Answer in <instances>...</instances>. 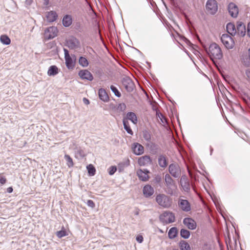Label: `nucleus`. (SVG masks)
Wrapping results in <instances>:
<instances>
[{
    "instance_id": "nucleus-43",
    "label": "nucleus",
    "mask_w": 250,
    "mask_h": 250,
    "mask_svg": "<svg viewBox=\"0 0 250 250\" xmlns=\"http://www.w3.org/2000/svg\"><path fill=\"white\" fill-rule=\"evenodd\" d=\"M136 240L138 242L141 243L144 241V238L142 235H138L136 237Z\"/></svg>"
},
{
    "instance_id": "nucleus-47",
    "label": "nucleus",
    "mask_w": 250,
    "mask_h": 250,
    "mask_svg": "<svg viewBox=\"0 0 250 250\" xmlns=\"http://www.w3.org/2000/svg\"><path fill=\"white\" fill-rule=\"evenodd\" d=\"M246 75L247 79L250 81V69H248L246 71Z\"/></svg>"
},
{
    "instance_id": "nucleus-36",
    "label": "nucleus",
    "mask_w": 250,
    "mask_h": 250,
    "mask_svg": "<svg viewBox=\"0 0 250 250\" xmlns=\"http://www.w3.org/2000/svg\"><path fill=\"white\" fill-rule=\"evenodd\" d=\"M65 159L66 160V161L67 162V165L69 167H72L73 166V160L69 156L65 155Z\"/></svg>"
},
{
    "instance_id": "nucleus-39",
    "label": "nucleus",
    "mask_w": 250,
    "mask_h": 250,
    "mask_svg": "<svg viewBox=\"0 0 250 250\" xmlns=\"http://www.w3.org/2000/svg\"><path fill=\"white\" fill-rule=\"evenodd\" d=\"M101 100L104 102H107L109 100V95H98Z\"/></svg>"
},
{
    "instance_id": "nucleus-21",
    "label": "nucleus",
    "mask_w": 250,
    "mask_h": 250,
    "mask_svg": "<svg viewBox=\"0 0 250 250\" xmlns=\"http://www.w3.org/2000/svg\"><path fill=\"white\" fill-rule=\"evenodd\" d=\"M58 17V15L56 12L51 11L48 12L46 14L47 21L49 22L55 21Z\"/></svg>"
},
{
    "instance_id": "nucleus-4",
    "label": "nucleus",
    "mask_w": 250,
    "mask_h": 250,
    "mask_svg": "<svg viewBox=\"0 0 250 250\" xmlns=\"http://www.w3.org/2000/svg\"><path fill=\"white\" fill-rule=\"evenodd\" d=\"M58 33L57 28L55 26H51L47 28L44 30L43 40L44 42L52 39L56 37Z\"/></svg>"
},
{
    "instance_id": "nucleus-1",
    "label": "nucleus",
    "mask_w": 250,
    "mask_h": 250,
    "mask_svg": "<svg viewBox=\"0 0 250 250\" xmlns=\"http://www.w3.org/2000/svg\"><path fill=\"white\" fill-rule=\"evenodd\" d=\"M211 60H220L223 57V53L219 46L216 43H211L207 51Z\"/></svg>"
},
{
    "instance_id": "nucleus-48",
    "label": "nucleus",
    "mask_w": 250,
    "mask_h": 250,
    "mask_svg": "<svg viewBox=\"0 0 250 250\" xmlns=\"http://www.w3.org/2000/svg\"><path fill=\"white\" fill-rule=\"evenodd\" d=\"M98 94H107V93L104 89L100 88L99 90Z\"/></svg>"
},
{
    "instance_id": "nucleus-7",
    "label": "nucleus",
    "mask_w": 250,
    "mask_h": 250,
    "mask_svg": "<svg viewBox=\"0 0 250 250\" xmlns=\"http://www.w3.org/2000/svg\"><path fill=\"white\" fill-rule=\"evenodd\" d=\"M168 171L169 173L175 178L179 177L181 175V168L177 164H171L168 167Z\"/></svg>"
},
{
    "instance_id": "nucleus-40",
    "label": "nucleus",
    "mask_w": 250,
    "mask_h": 250,
    "mask_svg": "<svg viewBox=\"0 0 250 250\" xmlns=\"http://www.w3.org/2000/svg\"><path fill=\"white\" fill-rule=\"evenodd\" d=\"M108 172L110 175H113L117 170V168L115 166H111L108 169Z\"/></svg>"
},
{
    "instance_id": "nucleus-5",
    "label": "nucleus",
    "mask_w": 250,
    "mask_h": 250,
    "mask_svg": "<svg viewBox=\"0 0 250 250\" xmlns=\"http://www.w3.org/2000/svg\"><path fill=\"white\" fill-rule=\"evenodd\" d=\"M221 40L227 49H232L234 47V42L229 35L227 34H223L221 37Z\"/></svg>"
},
{
    "instance_id": "nucleus-49",
    "label": "nucleus",
    "mask_w": 250,
    "mask_h": 250,
    "mask_svg": "<svg viewBox=\"0 0 250 250\" xmlns=\"http://www.w3.org/2000/svg\"><path fill=\"white\" fill-rule=\"evenodd\" d=\"M247 34L250 37V22L248 23L247 26Z\"/></svg>"
},
{
    "instance_id": "nucleus-46",
    "label": "nucleus",
    "mask_w": 250,
    "mask_h": 250,
    "mask_svg": "<svg viewBox=\"0 0 250 250\" xmlns=\"http://www.w3.org/2000/svg\"><path fill=\"white\" fill-rule=\"evenodd\" d=\"M244 96H242V98L243 99V100L246 103H248L249 102H248V100H249V98L248 97V95H246V94H245V95H243Z\"/></svg>"
},
{
    "instance_id": "nucleus-20",
    "label": "nucleus",
    "mask_w": 250,
    "mask_h": 250,
    "mask_svg": "<svg viewBox=\"0 0 250 250\" xmlns=\"http://www.w3.org/2000/svg\"><path fill=\"white\" fill-rule=\"evenodd\" d=\"M226 28L228 33L231 36H234L236 35L237 33V29L233 23L231 22L228 23L227 24Z\"/></svg>"
},
{
    "instance_id": "nucleus-50",
    "label": "nucleus",
    "mask_w": 250,
    "mask_h": 250,
    "mask_svg": "<svg viewBox=\"0 0 250 250\" xmlns=\"http://www.w3.org/2000/svg\"><path fill=\"white\" fill-rule=\"evenodd\" d=\"M13 189L12 187H9L7 189V192L9 193H12L13 192Z\"/></svg>"
},
{
    "instance_id": "nucleus-10",
    "label": "nucleus",
    "mask_w": 250,
    "mask_h": 250,
    "mask_svg": "<svg viewBox=\"0 0 250 250\" xmlns=\"http://www.w3.org/2000/svg\"><path fill=\"white\" fill-rule=\"evenodd\" d=\"M149 171L147 169H139L137 171V175L139 179L142 181H147L149 179Z\"/></svg>"
},
{
    "instance_id": "nucleus-3",
    "label": "nucleus",
    "mask_w": 250,
    "mask_h": 250,
    "mask_svg": "<svg viewBox=\"0 0 250 250\" xmlns=\"http://www.w3.org/2000/svg\"><path fill=\"white\" fill-rule=\"evenodd\" d=\"M160 220L164 224H167L174 222L175 220L174 214L169 211H166L160 215Z\"/></svg>"
},
{
    "instance_id": "nucleus-14",
    "label": "nucleus",
    "mask_w": 250,
    "mask_h": 250,
    "mask_svg": "<svg viewBox=\"0 0 250 250\" xmlns=\"http://www.w3.org/2000/svg\"><path fill=\"white\" fill-rule=\"evenodd\" d=\"M79 75L83 80L92 81L93 79L92 74L87 70H82L79 71Z\"/></svg>"
},
{
    "instance_id": "nucleus-58",
    "label": "nucleus",
    "mask_w": 250,
    "mask_h": 250,
    "mask_svg": "<svg viewBox=\"0 0 250 250\" xmlns=\"http://www.w3.org/2000/svg\"><path fill=\"white\" fill-rule=\"evenodd\" d=\"M117 96H118V97H120L121 95H119V94H118V95H116Z\"/></svg>"
},
{
    "instance_id": "nucleus-54",
    "label": "nucleus",
    "mask_w": 250,
    "mask_h": 250,
    "mask_svg": "<svg viewBox=\"0 0 250 250\" xmlns=\"http://www.w3.org/2000/svg\"><path fill=\"white\" fill-rule=\"evenodd\" d=\"M223 98L224 99H226L227 100L229 101L226 95H222Z\"/></svg>"
},
{
    "instance_id": "nucleus-29",
    "label": "nucleus",
    "mask_w": 250,
    "mask_h": 250,
    "mask_svg": "<svg viewBox=\"0 0 250 250\" xmlns=\"http://www.w3.org/2000/svg\"><path fill=\"white\" fill-rule=\"evenodd\" d=\"M123 124H124V128L125 129V130L127 131V132L130 135H133V132L132 129H131V128L130 127V126L129 125V123L127 119H124L123 120Z\"/></svg>"
},
{
    "instance_id": "nucleus-26",
    "label": "nucleus",
    "mask_w": 250,
    "mask_h": 250,
    "mask_svg": "<svg viewBox=\"0 0 250 250\" xmlns=\"http://www.w3.org/2000/svg\"><path fill=\"white\" fill-rule=\"evenodd\" d=\"M158 164L162 167H166L167 165L166 157L164 155H160L158 158Z\"/></svg>"
},
{
    "instance_id": "nucleus-38",
    "label": "nucleus",
    "mask_w": 250,
    "mask_h": 250,
    "mask_svg": "<svg viewBox=\"0 0 250 250\" xmlns=\"http://www.w3.org/2000/svg\"><path fill=\"white\" fill-rule=\"evenodd\" d=\"M125 109L126 105L124 103L120 104L117 107V110L121 112L124 111Z\"/></svg>"
},
{
    "instance_id": "nucleus-42",
    "label": "nucleus",
    "mask_w": 250,
    "mask_h": 250,
    "mask_svg": "<svg viewBox=\"0 0 250 250\" xmlns=\"http://www.w3.org/2000/svg\"><path fill=\"white\" fill-rule=\"evenodd\" d=\"M87 205L93 208L95 207V203L91 200H88L87 202Z\"/></svg>"
},
{
    "instance_id": "nucleus-16",
    "label": "nucleus",
    "mask_w": 250,
    "mask_h": 250,
    "mask_svg": "<svg viewBox=\"0 0 250 250\" xmlns=\"http://www.w3.org/2000/svg\"><path fill=\"white\" fill-rule=\"evenodd\" d=\"M132 148L134 153L137 155H141L144 152V146L137 143H134Z\"/></svg>"
},
{
    "instance_id": "nucleus-24",
    "label": "nucleus",
    "mask_w": 250,
    "mask_h": 250,
    "mask_svg": "<svg viewBox=\"0 0 250 250\" xmlns=\"http://www.w3.org/2000/svg\"><path fill=\"white\" fill-rule=\"evenodd\" d=\"M78 40L74 37H71L66 41V45L69 48H74L77 46Z\"/></svg>"
},
{
    "instance_id": "nucleus-52",
    "label": "nucleus",
    "mask_w": 250,
    "mask_h": 250,
    "mask_svg": "<svg viewBox=\"0 0 250 250\" xmlns=\"http://www.w3.org/2000/svg\"><path fill=\"white\" fill-rule=\"evenodd\" d=\"M44 1V5L47 6L49 4V0H43Z\"/></svg>"
},
{
    "instance_id": "nucleus-9",
    "label": "nucleus",
    "mask_w": 250,
    "mask_h": 250,
    "mask_svg": "<svg viewBox=\"0 0 250 250\" xmlns=\"http://www.w3.org/2000/svg\"><path fill=\"white\" fill-rule=\"evenodd\" d=\"M63 51L64 52V58L66 67L69 69H73L74 67L75 62H73L67 49L63 48Z\"/></svg>"
},
{
    "instance_id": "nucleus-33",
    "label": "nucleus",
    "mask_w": 250,
    "mask_h": 250,
    "mask_svg": "<svg viewBox=\"0 0 250 250\" xmlns=\"http://www.w3.org/2000/svg\"><path fill=\"white\" fill-rule=\"evenodd\" d=\"M79 63L83 67H86L88 65L87 59L83 57H81L79 59Z\"/></svg>"
},
{
    "instance_id": "nucleus-12",
    "label": "nucleus",
    "mask_w": 250,
    "mask_h": 250,
    "mask_svg": "<svg viewBox=\"0 0 250 250\" xmlns=\"http://www.w3.org/2000/svg\"><path fill=\"white\" fill-rule=\"evenodd\" d=\"M180 184L183 189L187 192L190 190V184L189 181L186 175H183L180 179Z\"/></svg>"
},
{
    "instance_id": "nucleus-53",
    "label": "nucleus",
    "mask_w": 250,
    "mask_h": 250,
    "mask_svg": "<svg viewBox=\"0 0 250 250\" xmlns=\"http://www.w3.org/2000/svg\"><path fill=\"white\" fill-rule=\"evenodd\" d=\"M32 2V0H26V2L30 4Z\"/></svg>"
},
{
    "instance_id": "nucleus-13",
    "label": "nucleus",
    "mask_w": 250,
    "mask_h": 250,
    "mask_svg": "<svg viewBox=\"0 0 250 250\" xmlns=\"http://www.w3.org/2000/svg\"><path fill=\"white\" fill-rule=\"evenodd\" d=\"M228 11L233 18H236L238 14V8L234 3H230L228 5Z\"/></svg>"
},
{
    "instance_id": "nucleus-41",
    "label": "nucleus",
    "mask_w": 250,
    "mask_h": 250,
    "mask_svg": "<svg viewBox=\"0 0 250 250\" xmlns=\"http://www.w3.org/2000/svg\"><path fill=\"white\" fill-rule=\"evenodd\" d=\"M110 89L114 94H121L117 87L114 85H111Z\"/></svg>"
},
{
    "instance_id": "nucleus-25",
    "label": "nucleus",
    "mask_w": 250,
    "mask_h": 250,
    "mask_svg": "<svg viewBox=\"0 0 250 250\" xmlns=\"http://www.w3.org/2000/svg\"><path fill=\"white\" fill-rule=\"evenodd\" d=\"M127 120H130L133 124H137V117L136 114L132 112H129L127 113Z\"/></svg>"
},
{
    "instance_id": "nucleus-37",
    "label": "nucleus",
    "mask_w": 250,
    "mask_h": 250,
    "mask_svg": "<svg viewBox=\"0 0 250 250\" xmlns=\"http://www.w3.org/2000/svg\"><path fill=\"white\" fill-rule=\"evenodd\" d=\"M143 137L145 140L147 141H150L151 140V135L147 131H145L143 132Z\"/></svg>"
},
{
    "instance_id": "nucleus-30",
    "label": "nucleus",
    "mask_w": 250,
    "mask_h": 250,
    "mask_svg": "<svg viewBox=\"0 0 250 250\" xmlns=\"http://www.w3.org/2000/svg\"><path fill=\"white\" fill-rule=\"evenodd\" d=\"M0 41L5 45H9L11 42L10 38L6 35H2L0 37Z\"/></svg>"
},
{
    "instance_id": "nucleus-55",
    "label": "nucleus",
    "mask_w": 250,
    "mask_h": 250,
    "mask_svg": "<svg viewBox=\"0 0 250 250\" xmlns=\"http://www.w3.org/2000/svg\"><path fill=\"white\" fill-rule=\"evenodd\" d=\"M158 230H159V232H160L161 233H164V232L162 229H158Z\"/></svg>"
},
{
    "instance_id": "nucleus-27",
    "label": "nucleus",
    "mask_w": 250,
    "mask_h": 250,
    "mask_svg": "<svg viewBox=\"0 0 250 250\" xmlns=\"http://www.w3.org/2000/svg\"><path fill=\"white\" fill-rule=\"evenodd\" d=\"M58 73V68L55 65L51 66L47 72V74L49 76H55Z\"/></svg>"
},
{
    "instance_id": "nucleus-45",
    "label": "nucleus",
    "mask_w": 250,
    "mask_h": 250,
    "mask_svg": "<svg viewBox=\"0 0 250 250\" xmlns=\"http://www.w3.org/2000/svg\"><path fill=\"white\" fill-rule=\"evenodd\" d=\"M6 182V179L5 177H1L0 178V183L1 184V185H3Z\"/></svg>"
},
{
    "instance_id": "nucleus-22",
    "label": "nucleus",
    "mask_w": 250,
    "mask_h": 250,
    "mask_svg": "<svg viewBox=\"0 0 250 250\" xmlns=\"http://www.w3.org/2000/svg\"><path fill=\"white\" fill-rule=\"evenodd\" d=\"M73 23L72 16L71 15H65L63 16V26L69 27Z\"/></svg>"
},
{
    "instance_id": "nucleus-51",
    "label": "nucleus",
    "mask_w": 250,
    "mask_h": 250,
    "mask_svg": "<svg viewBox=\"0 0 250 250\" xmlns=\"http://www.w3.org/2000/svg\"><path fill=\"white\" fill-rule=\"evenodd\" d=\"M83 101L84 103L86 104H89V100L85 98L83 99Z\"/></svg>"
},
{
    "instance_id": "nucleus-17",
    "label": "nucleus",
    "mask_w": 250,
    "mask_h": 250,
    "mask_svg": "<svg viewBox=\"0 0 250 250\" xmlns=\"http://www.w3.org/2000/svg\"><path fill=\"white\" fill-rule=\"evenodd\" d=\"M138 163L140 166H145L151 164V160L149 156L145 155L138 159Z\"/></svg>"
},
{
    "instance_id": "nucleus-32",
    "label": "nucleus",
    "mask_w": 250,
    "mask_h": 250,
    "mask_svg": "<svg viewBox=\"0 0 250 250\" xmlns=\"http://www.w3.org/2000/svg\"><path fill=\"white\" fill-rule=\"evenodd\" d=\"M89 176H94L96 173V169L92 164H89L86 167Z\"/></svg>"
},
{
    "instance_id": "nucleus-60",
    "label": "nucleus",
    "mask_w": 250,
    "mask_h": 250,
    "mask_svg": "<svg viewBox=\"0 0 250 250\" xmlns=\"http://www.w3.org/2000/svg\"><path fill=\"white\" fill-rule=\"evenodd\" d=\"M146 95L147 96V98H149V97H148V95H149L146 94Z\"/></svg>"
},
{
    "instance_id": "nucleus-56",
    "label": "nucleus",
    "mask_w": 250,
    "mask_h": 250,
    "mask_svg": "<svg viewBox=\"0 0 250 250\" xmlns=\"http://www.w3.org/2000/svg\"><path fill=\"white\" fill-rule=\"evenodd\" d=\"M63 236L67 235L66 232L65 231L63 230Z\"/></svg>"
},
{
    "instance_id": "nucleus-6",
    "label": "nucleus",
    "mask_w": 250,
    "mask_h": 250,
    "mask_svg": "<svg viewBox=\"0 0 250 250\" xmlns=\"http://www.w3.org/2000/svg\"><path fill=\"white\" fill-rule=\"evenodd\" d=\"M206 9L211 14H215L218 10L217 2L215 0H208L206 3Z\"/></svg>"
},
{
    "instance_id": "nucleus-35",
    "label": "nucleus",
    "mask_w": 250,
    "mask_h": 250,
    "mask_svg": "<svg viewBox=\"0 0 250 250\" xmlns=\"http://www.w3.org/2000/svg\"><path fill=\"white\" fill-rule=\"evenodd\" d=\"M248 57L249 59L245 58L243 60V64L246 66H249L250 65V48L248 50Z\"/></svg>"
},
{
    "instance_id": "nucleus-19",
    "label": "nucleus",
    "mask_w": 250,
    "mask_h": 250,
    "mask_svg": "<svg viewBox=\"0 0 250 250\" xmlns=\"http://www.w3.org/2000/svg\"><path fill=\"white\" fill-rule=\"evenodd\" d=\"M154 193L153 188L150 185H146L143 188V194L146 197L151 196Z\"/></svg>"
},
{
    "instance_id": "nucleus-8",
    "label": "nucleus",
    "mask_w": 250,
    "mask_h": 250,
    "mask_svg": "<svg viewBox=\"0 0 250 250\" xmlns=\"http://www.w3.org/2000/svg\"><path fill=\"white\" fill-rule=\"evenodd\" d=\"M122 83L123 87L125 89L127 92H131L133 91L135 87V84L129 78H124L123 79Z\"/></svg>"
},
{
    "instance_id": "nucleus-2",
    "label": "nucleus",
    "mask_w": 250,
    "mask_h": 250,
    "mask_svg": "<svg viewBox=\"0 0 250 250\" xmlns=\"http://www.w3.org/2000/svg\"><path fill=\"white\" fill-rule=\"evenodd\" d=\"M156 201L163 208H169L172 204V199L165 194H159L156 197Z\"/></svg>"
},
{
    "instance_id": "nucleus-28",
    "label": "nucleus",
    "mask_w": 250,
    "mask_h": 250,
    "mask_svg": "<svg viewBox=\"0 0 250 250\" xmlns=\"http://www.w3.org/2000/svg\"><path fill=\"white\" fill-rule=\"evenodd\" d=\"M179 247L181 250H191L189 245L185 241H181L180 242Z\"/></svg>"
},
{
    "instance_id": "nucleus-18",
    "label": "nucleus",
    "mask_w": 250,
    "mask_h": 250,
    "mask_svg": "<svg viewBox=\"0 0 250 250\" xmlns=\"http://www.w3.org/2000/svg\"><path fill=\"white\" fill-rule=\"evenodd\" d=\"M237 32L239 35L243 37L246 34L245 25L241 21L237 23Z\"/></svg>"
},
{
    "instance_id": "nucleus-11",
    "label": "nucleus",
    "mask_w": 250,
    "mask_h": 250,
    "mask_svg": "<svg viewBox=\"0 0 250 250\" xmlns=\"http://www.w3.org/2000/svg\"><path fill=\"white\" fill-rule=\"evenodd\" d=\"M178 205L179 208L184 211H189L190 209V204L189 202L185 199L179 198L178 201Z\"/></svg>"
},
{
    "instance_id": "nucleus-15",
    "label": "nucleus",
    "mask_w": 250,
    "mask_h": 250,
    "mask_svg": "<svg viewBox=\"0 0 250 250\" xmlns=\"http://www.w3.org/2000/svg\"><path fill=\"white\" fill-rule=\"evenodd\" d=\"M184 224L190 229H194L196 228V223L191 218H186L183 220Z\"/></svg>"
},
{
    "instance_id": "nucleus-31",
    "label": "nucleus",
    "mask_w": 250,
    "mask_h": 250,
    "mask_svg": "<svg viewBox=\"0 0 250 250\" xmlns=\"http://www.w3.org/2000/svg\"><path fill=\"white\" fill-rule=\"evenodd\" d=\"M178 230L176 228L173 227L171 228L168 231V237L170 239L174 238L177 235Z\"/></svg>"
},
{
    "instance_id": "nucleus-59",
    "label": "nucleus",
    "mask_w": 250,
    "mask_h": 250,
    "mask_svg": "<svg viewBox=\"0 0 250 250\" xmlns=\"http://www.w3.org/2000/svg\"><path fill=\"white\" fill-rule=\"evenodd\" d=\"M219 95H218V97L216 98V99H217L218 100H219Z\"/></svg>"
},
{
    "instance_id": "nucleus-44",
    "label": "nucleus",
    "mask_w": 250,
    "mask_h": 250,
    "mask_svg": "<svg viewBox=\"0 0 250 250\" xmlns=\"http://www.w3.org/2000/svg\"><path fill=\"white\" fill-rule=\"evenodd\" d=\"M57 236L59 238L62 237V228L60 230L57 232Z\"/></svg>"
},
{
    "instance_id": "nucleus-57",
    "label": "nucleus",
    "mask_w": 250,
    "mask_h": 250,
    "mask_svg": "<svg viewBox=\"0 0 250 250\" xmlns=\"http://www.w3.org/2000/svg\"><path fill=\"white\" fill-rule=\"evenodd\" d=\"M142 90L143 91V92L145 93V94H147L146 92L144 89H142Z\"/></svg>"
},
{
    "instance_id": "nucleus-23",
    "label": "nucleus",
    "mask_w": 250,
    "mask_h": 250,
    "mask_svg": "<svg viewBox=\"0 0 250 250\" xmlns=\"http://www.w3.org/2000/svg\"><path fill=\"white\" fill-rule=\"evenodd\" d=\"M164 179L166 186L167 188H170L174 185V180L168 174L165 175Z\"/></svg>"
},
{
    "instance_id": "nucleus-34",
    "label": "nucleus",
    "mask_w": 250,
    "mask_h": 250,
    "mask_svg": "<svg viewBox=\"0 0 250 250\" xmlns=\"http://www.w3.org/2000/svg\"><path fill=\"white\" fill-rule=\"evenodd\" d=\"M181 235L184 238H188L190 235V232L188 230L185 229H182L180 231Z\"/></svg>"
}]
</instances>
